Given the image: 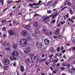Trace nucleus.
Wrapping results in <instances>:
<instances>
[{
	"instance_id": "f257e3e1",
	"label": "nucleus",
	"mask_w": 75,
	"mask_h": 75,
	"mask_svg": "<svg viewBox=\"0 0 75 75\" xmlns=\"http://www.w3.org/2000/svg\"><path fill=\"white\" fill-rule=\"evenodd\" d=\"M20 45L23 47H25L27 44V40L25 39H22L20 41Z\"/></svg>"
},
{
	"instance_id": "f03ea898",
	"label": "nucleus",
	"mask_w": 75,
	"mask_h": 75,
	"mask_svg": "<svg viewBox=\"0 0 75 75\" xmlns=\"http://www.w3.org/2000/svg\"><path fill=\"white\" fill-rule=\"evenodd\" d=\"M3 62L4 65H9L10 64V61L8 59H4L3 60Z\"/></svg>"
},
{
	"instance_id": "7ed1b4c3",
	"label": "nucleus",
	"mask_w": 75,
	"mask_h": 75,
	"mask_svg": "<svg viewBox=\"0 0 75 75\" xmlns=\"http://www.w3.org/2000/svg\"><path fill=\"white\" fill-rule=\"evenodd\" d=\"M31 48L30 47H27L25 49V50H24V52L25 54H28V53H29L31 52Z\"/></svg>"
},
{
	"instance_id": "20e7f679",
	"label": "nucleus",
	"mask_w": 75,
	"mask_h": 75,
	"mask_svg": "<svg viewBox=\"0 0 75 75\" xmlns=\"http://www.w3.org/2000/svg\"><path fill=\"white\" fill-rule=\"evenodd\" d=\"M23 37H26L27 35V32L25 30L22 31L21 33Z\"/></svg>"
},
{
	"instance_id": "39448f33",
	"label": "nucleus",
	"mask_w": 75,
	"mask_h": 75,
	"mask_svg": "<svg viewBox=\"0 0 75 75\" xmlns=\"http://www.w3.org/2000/svg\"><path fill=\"white\" fill-rule=\"evenodd\" d=\"M8 32L9 35H12L15 34L14 31L13 30H9Z\"/></svg>"
},
{
	"instance_id": "423d86ee",
	"label": "nucleus",
	"mask_w": 75,
	"mask_h": 75,
	"mask_svg": "<svg viewBox=\"0 0 75 75\" xmlns=\"http://www.w3.org/2000/svg\"><path fill=\"white\" fill-rule=\"evenodd\" d=\"M31 25L29 24L27 25H26L24 27V28L27 30H28V31H29L30 29V28H31Z\"/></svg>"
},
{
	"instance_id": "0eeeda50",
	"label": "nucleus",
	"mask_w": 75,
	"mask_h": 75,
	"mask_svg": "<svg viewBox=\"0 0 75 75\" xmlns=\"http://www.w3.org/2000/svg\"><path fill=\"white\" fill-rule=\"evenodd\" d=\"M68 71L69 72H71V71H74L75 70V69H74V68L73 67V66L72 65L70 66H69L68 67Z\"/></svg>"
},
{
	"instance_id": "6e6552de",
	"label": "nucleus",
	"mask_w": 75,
	"mask_h": 75,
	"mask_svg": "<svg viewBox=\"0 0 75 75\" xmlns=\"http://www.w3.org/2000/svg\"><path fill=\"white\" fill-rule=\"evenodd\" d=\"M12 54L14 55L15 57H18V53L17 51H14L12 52Z\"/></svg>"
},
{
	"instance_id": "1a4fd4ad",
	"label": "nucleus",
	"mask_w": 75,
	"mask_h": 75,
	"mask_svg": "<svg viewBox=\"0 0 75 75\" xmlns=\"http://www.w3.org/2000/svg\"><path fill=\"white\" fill-rule=\"evenodd\" d=\"M43 18L44 19L43 20V21H44L45 23H46L48 22V21H48V20H47V19H49V17H46V16H43Z\"/></svg>"
},
{
	"instance_id": "9d476101",
	"label": "nucleus",
	"mask_w": 75,
	"mask_h": 75,
	"mask_svg": "<svg viewBox=\"0 0 75 75\" xmlns=\"http://www.w3.org/2000/svg\"><path fill=\"white\" fill-rule=\"evenodd\" d=\"M37 47L39 49H41L42 48V45L41 44H39L38 43H36V44Z\"/></svg>"
},
{
	"instance_id": "9b49d317",
	"label": "nucleus",
	"mask_w": 75,
	"mask_h": 75,
	"mask_svg": "<svg viewBox=\"0 0 75 75\" xmlns=\"http://www.w3.org/2000/svg\"><path fill=\"white\" fill-rule=\"evenodd\" d=\"M44 42L46 45H48L50 44V41L46 39L44 40Z\"/></svg>"
},
{
	"instance_id": "f8f14e48",
	"label": "nucleus",
	"mask_w": 75,
	"mask_h": 75,
	"mask_svg": "<svg viewBox=\"0 0 75 75\" xmlns=\"http://www.w3.org/2000/svg\"><path fill=\"white\" fill-rule=\"evenodd\" d=\"M10 59L11 61H15L17 60V58L14 56H11L10 57Z\"/></svg>"
},
{
	"instance_id": "ddd939ff",
	"label": "nucleus",
	"mask_w": 75,
	"mask_h": 75,
	"mask_svg": "<svg viewBox=\"0 0 75 75\" xmlns=\"http://www.w3.org/2000/svg\"><path fill=\"white\" fill-rule=\"evenodd\" d=\"M20 68L21 71L22 72H23L24 71V66L22 65L21 66Z\"/></svg>"
},
{
	"instance_id": "4468645a",
	"label": "nucleus",
	"mask_w": 75,
	"mask_h": 75,
	"mask_svg": "<svg viewBox=\"0 0 75 75\" xmlns=\"http://www.w3.org/2000/svg\"><path fill=\"white\" fill-rule=\"evenodd\" d=\"M60 31V29H57L56 30V32L55 33V35H59V31Z\"/></svg>"
},
{
	"instance_id": "2eb2a0df",
	"label": "nucleus",
	"mask_w": 75,
	"mask_h": 75,
	"mask_svg": "<svg viewBox=\"0 0 75 75\" xmlns=\"http://www.w3.org/2000/svg\"><path fill=\"white\" fill-rule=\"evenodd\" d=\"M35 31L36 34H40V30L38 28L36 29L35 30Z\"/></svg>"
},
{
	"instance_id": "dca6fc26",
	"label": "nucleus",
	"mask_w": 75,
	"mask_h": 75,
	"mask_svg": "<svg viewBox=\"0 0 75 75\" xmlns=\"http://www.w3.org/2000/svg\"><path fill=\"white\" fill-rule=\"evenodd\" d=\"M55 51V50L54 49V47H51L49 49V52L52 53H54Z\"/></svg>"
},
{
	"instance_id": "f3484780",
	"label": "nucleus",
	"mask_w": 75,
	"mask_h": 75,
	"mask_svg": "<svg viewBox=\"0 0 75 75\" xmlns=\"http://www.w3.org/2000/svg\"><path fill=\"white\" fill-rule=\"evenodd\" d=\"M53 3V1H49L48 3H47V4H46V5L47 6H50V5H51Z\"/></svg>"
},
{
	"instance_id": "a211bd4d",
	"label": "nucleus",
	"mask_w": 75,
	"mask_h": 75,
	"mask_svg": "<svg viewBox=\"0 0 75 75\" xmlns=\"http://www.w3.org/2000/svg\"><path fill=\"white\" fill-rule=\"evenodd\" d=\"M62 37V36L61 35H59L58 36H54V39H56V38H59L60 37V38H61Z\"/></svg>"
},
{
	"instance_id": "6ab92c4d",
	"label": "nucleus",
	"mask_w": 75,
	"mask_h": 75,
	"mask_svg": "<svg viewBox=\"0 0 75 75\" xmlns=\"http://www.w3.org/2000/svg\"><path fill=\"white\" fill-rule=\"evenodd\" d=\"M58 3V1H56L54 2V3L53 4H52V6H54V7H53V8L55 7V6L57 5V4Z\"/></svg>"
},
{
	"instance_id": "aec40b11",
	"label": "nucleus",
	"mask_w": 75,
	"mask_h": 75,
	"mask_svg": "<svg viewBox=\"0 0 75 75\" xmlns=\"http://www.w3.org/2000/svg\"><path fill=\"white\" fill-rule=\"evenodd\" d=\"M9 44L8 42H4L3 44H2V45H4V46H6V45H8Z\"/></svg>"
},
{
	"instance_id": "412c9836",
	"label": "nucleus",
	"mask_w": 75,
	"mask_h": 75,
	"mask_svg": "<svg viewBox=\"0 0 75 75\" xmlns=\"http://www.w3.org/2000/svg\"><path fill=\"white\" fill-rule=\"evenodd\" d=\"M38 23L37 22H35L33 23V26L35 27H37L38 26Z\"/></svg>"
},
{
	"instance_id": "4be33fe9",
	"label": "nucleus",
	"mask_w": 75,
	"mask_h": 75,
	"mask_svg": "<svg viewBox=\"0 0 75 75\" xmlns=\"http://www.w3.org/2000/svg\"><path fill=\"white\" fill-rule=\"evenodd\" d=\"M58 14H59V13H56V14H55L53 16L52 19H54V18H55V17L56 16H58Z\"/></svg>"
},
{
	"instance_id": "5701e85b",
	"label": "nucleus",
	"mask_w": 75,
	"mask_h": 75,
	"mask_svg": "<svg viewBox=\"0 0 75 75\" xmlns=\"http://www.w3.org/2000/svg\"><path fill=\"white\" fill-rule=\"evenodd\" d=\"M69 11L70 12V14H73V11H72V9L71 8H70L69 10Z\"/></svg>"
},
{
	"instance_id": "b1692460",
	"label": "nucleus",
	"mask_w": 75,
	"mask_h": 75,
	"mask_svg": "<svg viewBox=\"0 0 75 75\" xmlns=\"http://www.w3.org/2000/svg\"><path fill=\"white\" fill-rule=\"evenodd\" d=\"M8 67L7 66H4V68L5 69V70H6V71H7V70H8Z\"/></svg>"
},
{
	"instance_id": "393cba45",
	"label": "nucleus",
	"mask_w": 75,
	"mask_h": 75,
	"mask_svg": "<svg viewBox=\"0 0 75 75\" xmlns=\"http://www.w3.org/2000/svg\"><path fill=\"white\" fill-rule=\"evenodd\" d=\"M48 61L49 63H51V62H52V61H53V58H51L50 59H49Z\"/></svg>"
},
{
	"instance_id": "a878e982",
	"label": "nucleus",
	"mask_w": 75,
	"mask_h": 75,
	"mask_svg": "<svg viewBox=\"0 0 75 75\" xmlns=\"http://www.w3.org/2000/svg\"><path fill=\"white\" fill-rule=\"evenodd\" d=\"M29 55L31 58H33V57H34V54L30 53L29 54Z\"/></svg>"
},
{
	"instance_id": "bb28decb",
	"label": "nucleus",
	"mask_w": 75,
	"mask_h": 75,
	"mask_svg": "<svg viewBox=\"0 0 75 75\" xmlns=\"http://www.w3.org/2000/svg\"><path fill=\"white\" fill-rule=\"evenodd\" d=\"M71 40L73 42H75V38L74 37H73L71 38Z\"/></svg>"
},
{
	"instance_id": "cd10ccee",
	"label": "nucleus",
	"mask_w": 75,
	"mask_h": 75,
	"mask_svg": "<svg viewBox=\"0 0 75 75\" xmlns=\"http://www.w3.org/2000/svg\"><path fill=\"white\" fill-rule=\"evenodd\" d=\"M5 51H10V47H8L6 48L5 49Z\"/></svg>"
},
{
	"instance_id": "c85d7f7f",
	"label": "nucleus",
	"mask_w": 75,
	"mask_h": 75,
	"mask_svg": "<svg viewBox=\"0 0 75 75\" xmlns=\"http://www.w3.org/2000/svg\"><path fill=\"white\" fill-rule=\"evenodd\" d=\"M17 46L16 45H14L13 46V48L14 49H16Z\"/></svg>"
},
{
	"instance_id": "c756f323",
	"label": "nucleus",
	"mask_w": 75,
	"mask_h": 75,
	"mask_svg": "<svg viewBox=\"0 0 75 75\" xmlns=\"http://www.w3.org/2000/svg\"><path fill=\"white\" fill-rule=\"evenodd\" d=\"M6 27H3L2 29V31H6Z\"/></svg>"
},
{
	"instance_id": "7c9ffc66",
	"label": "nucleus",
	"mask_w": 75,
	"mask_h": 75,
	"mask_svg": "<svg viewBox=\"0 0 75 75\" xmlns=\"http://www.w3.org/2000/svg\"><path fill=\"white\" fill-rule=\"evenodd\" d=\"M55 62H53V63L52 64V67H54L55 66Z\"/></svg>"
},
{
	"instance_id": "2f4dec72",
	"label": "nucleus",
	"mask_w": 75,
	"mask_h": 75,
	"mask_svg": "<svg viewBox=\"0 0 75 75\" xmlns=\"http://www.w3.org/2000/svg\"><path fill=\"white\" fill-rule=\"evenodd\" d=\"M13 65L14 67H16V66H17V65H16V62L15 61L14 62V63L13 64Z\"/></svg>"
},
{
	"instance_id": "473e14b6",
	"label": "nucleus",
	"mask_w": 75,
	"mask_h": 75,
	"mask_svg": "<svg viewBox=\"0 0 75 75\" xmlns=\"http://www.w3.org/2000/svg\"><path fill=\"white\" fill-rule=\"evenodd\" d=\"M21 0H19V1H18L16 2V3H21Z\"/></svg>"
},
{
	"instance_id": "72a5a7b5",
	"label": "nucleus",
	"mask_w": 75,
	"mask_h": 75,
	"mask_svg": "<svg viewBox=\"0 0 75 75\" xmlns=\"http://www.w3.org/2000/svg\"><path fill=\"white\" fill-rule=\"evenodd\" d=\"M67 4H68V5L69 6H71L72 5V4H71V2H68Z\"/></svg>"
},
{
	"instance_id": "f704fd0d",
	"label": "nucleus",
	"mask_w": 75,
	"mask_h": 75,
	"mask_svg": "<svg viewBox=\"0 0 75 75\" xmlns=\"http://www.w3.org/2000/svg\"><path fill=\"white\" fill-rule=\"evenodd\" d=\"M36 34H32V36L34 37H37V35H36Z\"/></svg>"
},
{
	"instance_id": "c9c22d12",
	"label": "nucleus",
	"mask_w": 75,
	"mask_h": 75,
	"mask_svg": "<svg viewBox=\"0 0 75 75\" xmlns=\"http://www.w3.org/2000/svg\"><path fill=\"white\" fill-rule=\"evenodd\" d=\"M64 23H65V21H63L62 22H61V24L62 25L64 24Z\"/></svg>"
},
{
	"instance_id": "e433bc0d",
	"label": "nucleus",
	"mask_w": 75,
	"mask_h": 75,
	"mask_svg": "<svg viewBox=\"0 0 75 75\" xmlns=\"http://www.w3.org/2000/svg\"><path fill=\"white\" fill-rule=\"evenodd\" d=\"M40 16V15H38L37 13H35L33 16L34 17H36V16Z\"/></svg>"
},
{
	"instance_id": "4c0bfd02",
	"label": "nucleus",
	"mask_w": 75,
	"mask_h": 75,
	"mask_svg": "<svg viewBox=\"0 0 75 75\" xmlns=\"http://www.w3.org/2000/svg\"><path fill=\"white\" fill-rule=\"evenodd\" d=\"M46 59L45 58H44L42 59V62H45V61H46Z\"/></svg>"
},
{
	"instance_id": "58836bf2",
	"label": "nucleus",
	"mask_w": 75,
	"mask_h": 75,
	"mask_svg": "<svg viewBox=\"0 0 75 75\" xmlns=\"http://www.w3.org/2000/svg\"><path fill=\"white\" fill-rule=\"evenodd\" d=\"M57 71L55 70L53 71V74H56Z\"/></svg>"
},
{
	"instance_id": "ea45409f",
	"label": "nucleus",
	"mask_w": 75,
	"mask_h": 75,
	"mask_svg": "<svg viewBox=\"0 0 75 75\" xmlns=\"http://www.w3.org/2000/svg\"><path fill=\"white\" fill-rule=\"evenodd\" d=\"M47 31H46V30H44L43 31V32L45 34H47Z\"/></svg>"
},
{
	"instance_id": "a19ab883",
	"label": "nucleus",
	"mask_w": 75,
	"mask_h": 75,
	"mask_svg": "<svg viewBox=\"0 0 75 75\" xmlns=\"http://www.w3.org/2000/svg\"><path fill=\"white\" fill-rule=\"evenodd\" d=\"M67 8V7H66V6L64 7L62 9V11L64 10V9H65V8Z\"/></svg>"
},
{
	"instance_id": "79ce46f5",
	"label": "nucleus",
	"mask_w": 75,
	"mask_h": 75,
	"mask_svg": "<svg viewBox=\"0 0 75 75\" xmlns=\"http://www.w3.org/2000/svg\"><path fill=\"white\" fill-rule=\"evenodd\" d=\"M60 50V47H58L57 49V51H59Z\"/></svg>"
},
{
	"instance_id": "37998d69",
	"label": "nucleus",
	"mask_w": 75,
	"mask_h": 75,
	"mask_svg": "<svg viewBox=\"0 0 75 75\" xmlns=\"http://www.w3.org/2000/svg\"><path fill=\"white\" fill-rule=\"evenodd\" d=\"M8 8H6L3 11V12H5V11H6L7 10Z\"/></svg>"
},
{
	"instance_id": "c03bdc74",
	"label": "nucleus",
	"mask_w": 75,
	"mask_h": 75,
	"mask_svg": "<svg viewBox=\"0 0 75 75\" xmlns=\"http://www.w3.org/2000/svg\"><path fill=\"white\" fill-rule=\"evenodd\" d=\"M53 11H54L56 13H57L58 12V11L57 10H56V9H54Z\"/></svg>"
},
{
	"instance_id": "a18cd8bd",
	"label": "nucleus",
	"mask_w": 75,
	"mask_h": 75,
	"mask_svg": "<svg viewBox=\"0 0 75 75\" xmlns=\"http://www.w3.org/2000/svg\"><path fill=\"white\" fill-rule=\"evenodd\" d=\"M6 20H3L2 21H1V23H4V22H6Z\"/></svg>"
},
{
	"instance_id": "49530a36",
	"label": "nucleus",
	"mask_w": 75,
	"mask_h": 75,
	"mask_svg": "<svg viewBox=\"0 0 75 75\" xmlns=\"http://www.w3.org/2000/svg\"><path fill=\"white\" fill-rule=\"evenodd\" d=\"M68 4V2H67L66 1L64 2V6H66L67 4Z\"/></svg>"
},
{
	"instance_id": "de8ad7c7",
	"label": "nucleus",
	"mask_w": 75,
	"mask_h": 75,
	"mask_svg": "<svg viewBox=\"0 0 75 75\" xmlns=\"http://www.w3.org/2000/svg\"><path fill=\"white\" fill-rule=\"evenodd\" d=\"M75 18V17L74 16H72L71 17V20H74Z\"/></svg>"
},
{
	"instance_id": "09e8293b",
	"label": "nucleus",
	"mask_w": 75,
	"mask_h": 75,
	"mask_svg": "<svg viewBox=\"0 0 75 75\" xmlns=\"http://www.w3.org/2000/svg\"><path fill=\"white\" fill-rule=\"evenodd\" d=\"M45 64L46 65H49V63L47 62H46Z\"/></svg>"
},
{
	"instance_id": "8fccbe9b",
	"label": "nucleus",
	"mask_w": 75,
	"mask_h": 75,
	"mask_svg": "<svg viewBox=\"0 0 75 75\" xmlns=\"http://www.w3.org/2000/svg\"><path fill=\"white\" fill-rule=\"evenodd\" d=\"M29 6H30L31 7H32V6H33V4H29Z\"/></svg>"
},
{
	"instance_id": "3c124183",
	"label": "nucleus",
	"mask_w": 75,
	"mask_h": 75,
	"mask_svg": "<svg viewBox=\"0 0 75 75\" xmlns=\"http://www.w3.org/2000/svg\"><path fill=\"white\" fill-rule=\"evenodd\" d=\"M62 65H63V66H66V63H64L62 64Z\"/></svg>"
},
{
	"instance_id": "603ef678",
	"label": "nucleus",
	"mask_w": 75,
	"mask_h": 75,
	"mask_svg": "<svg viewBox=\"0 0 75 75\" xmlns=\"http://www.w3.org/2000/svg\"><path fill=\"white\" fill-rule=\"evenodd\" d=\"M47 13H49V14H50V13H51V11L49 10L47 11Z\"/></svg>"
},
{
	"instance_id": "864d4df0",
	"label": "nucleus",
	"mask_w": 75,
	"mask_h": 75,
	"mask_svg": "<svg viewBox=\"0 0 75 75\" xmlns=\"http://www.w3.org/2000/svg\"><path fill=\"white\" fill-rule=\"evenodd\" d=\"M52 23H55V20H53L52 21Z\"/></svg>"
},
{
	"instance_id": "5fc2aeb1",
	"label": "nucleus",
	"mask_w": 75,
	"mask_h": 75,
	"mask_svg": "<svg viewBox=\"0 0 75 75\" xmlns=\"http://www.w3.org/2000/svg\"><path fill=\"white\" fill-rule=\"evenodd\" d=\"M53 57V55H50V56H49V58H52V57Z\"/></svg>"
},
{
	"instance_id": "6e6d98bb",
	"label": "nucleus",
	"mask_w": 75,
	"mask_h": 75,
	"mask_svg": "<svg viewBox=\"0 0 75 75\" xmlns=\"http://www.w3.org/2000/svg\"><path fill=\"white\" fill-rule=\"evenodd\" d=\"M65 69L64 67H62L60 69L61 70H64Z\"/></svg>"
},
{
	"instance_id": "4d7b16f0",
	"label": "nucleus",
	"mask_w": 75,
	"mask_h": 75,
	"mask_svg": "<svg viewBox=\"0 0 75 75\" xmlns=\"http://www.w3.org/2000/svg\"><path fill=\"white\" fill-rule=\"evenodd\" d=\"M57 26L59 27V26H61V25H60V23H59V24L57 25Z\"/></svg>"
},
{
	"instance_id": "13d9d810",
	"label": "nucleus",
	"mask_w": 75,
	"mask_h": 75,
	"mask_svg": "<svg viewBox=\"0 0 75 75\" xmlns=\"http://www.w3.org/2000/svg\"><path fill=\"white\" fill-rule=\"evenodd\" d=\"M61 50H64V47H62L60 48Z\"/></svg>"
},
{
	"instance_id": "bf43d9fd",
	"label": "nucleus",
	"mask_w": 75,
	"mask_h": 75,
	"mask_svg": "<svg viewBox=\"0 0 75 75\" xmlns=\"http://www.w3.org/2000/svg\"><path fill=\"white\" fill-rule=\"evenodd\" d=\"M66 45L67 46H69L70 45V44L68 43L66 44Z\"/></svg>"
},
{
	"instance_id": "052dcab7",
	"label": "nucleus",
	"mask_w": 75,
	"mask_h": 75,
	"mask_svg": "<svg viewBox=\"0 0 75 75\" xmlns=\"http://www.w3.org/2000/svg\"><path fill=\"white\" fill-rule=\"evenodd\" d=\"M20 7L17 8L16 9L18 11V10H19V9H20Z\"/></svg>"
},
{
	"instance_id": "680f3d73",
	"label": "nucleus",
	"mask_w": 75,
	"mask_h": 75,
	"mask_svg": "<svg viewBox=\"0 0 75 75\" xmlns=\"http://www.w3.org/2000/svg\"><path fill=\"white\" fill-rule=\"evenodd\" d=\"M62 53H64V52H65V50H63L62 51Z\"/></svg>"
},
{
	"instance_id": "e2e57ef3",
	"label": "nucleus",
	"mask_w": 75,
	"mask_h": 75,
	"mask_svg": "<svg viewBox=\"0 0 75 75\" xmlns=\"http://www.w3.org/2000/svg\"><path fill=\"white\" fill-rule=\"evenodd\" d=\"M57 61L56 60H54V62H54V63H55V62H57Z\"/></svg>"
},
{
	"instance_id": "0e129e2a",
	"label": "nucleus",
	"mask_w": 75,
	"mask_h": 75,
	"mask_svg": "<svg viewBox=\"0 0 75 75\" xmlns=\"http://www.w3.org/2000/svg\"><path fill=\"white\" fill-rule=\"evenodd\" d=\"M56 66L57 67H58V66H60V64H59V63L57 64Z\"/></svg>"
},
{
	"instance_id": "69168bd1",
	"label": "nucleus",
	"mask_w": 75,
	"mask_h": 75,
	"mask_svg": "<svg viewBox=\"0 0 75 75\" xmlns=\"http://www.w3.org/2000/svg\"><path fill=\"white\" fill-rule=\"evenodd\" d=\"M41 74L42 75H45V74L44 73H42Z\"/></svg>"
},
{
	"instance_id": "338daca9",
	"label": "nucleus",
	"mask_w": 75,
	"mask_h": 75,
	"mask_svg": "<svg viewBox=\"0 0 75 75\" xmlns=\"http://www.w3.org/2000/svg\"><path fill=\"white\" fill-rule=\"evenodd\" d=\"M50 35H52V32H50Z\"/></svg>"
},
{
	"instance_id": "774afa93",
	"label": "nucleus",
	"mask_w": 75,
	"mask_h": 75,
	"mask_svg": "<svg viewBox=\"0 0 75 75\" xmlns=\"http://www.w3.org/2000/svg\"><path fill=\"white\" fill-rule=\"evenodd\" d=\"M41 3V1H39V3H38V4H40V3Z\"/></svg>"
}]
</instances>
